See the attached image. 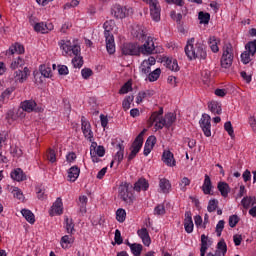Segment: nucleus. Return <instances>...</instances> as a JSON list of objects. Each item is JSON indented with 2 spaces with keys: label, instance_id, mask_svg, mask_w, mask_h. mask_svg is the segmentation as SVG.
<instances>
[{
  "label": "nucleus",
  "instance_id": "obj_1",
  "mask_svg": "<svg viewBox=\"0 0 256 256\" xmlns=\"http://www.w3.org/2000/svg\"><path fill=\"white\" fill-rule=\"evenodd\" d=\"M193 43H195V38H191L184 48L188 59L190 61H193V59H202L205 61V59H207V50L205 48V44H203V42H197L195 45H193Z\"/></svg>",
  "mask_w": 256,
  "mask_h": 256
},
{
  "label": "nucleus",
  "instance_id": "obj_2",
  "mask_svg": "<svg viewBox=\"0 0 256 256\" xmlns=\"http://www.w3.org/2000/svg\"><path fill=\"white\" fill-rule=\"evenodd\" d=\"M133 185L128 182H122L118 188V197L126 205H133L135 202V194H133Z\"/></svg>",
  "mask_w": 256,
  "mask_h": 256
},
{
  "label": "nucleus",
  "instance_id": "obj_3",
  "mask_svg": "<svg viewBox=\"0 0 256 256\" xmlns=\"http://www.w3.org/2000/svg\"><path fill=\"white\" fill-rule=\"evenodd\" d=\"M222 56L220 59V65L222 69H231V66L233 65V59H235V56L233 55V46L231 44H226L222 48Z\"/></svg>",
  "mask_w": 256,
  "mask_h": 256
},
{
  "label": "nucleus",
  "instance_id": "obj_4",
  "mask_svg": "<svg viewBox=\"0 0 256 256\" xmlns=\"http://www.w3.org/2000/svg\"><path fill=\"white\" fill-rule=\"evenodd\" d=\"M59 47L64 51L65 55H79L81 47L79 45H72L70 40H60Z\"/></svg>",
  "mask_w": 256,
  "mask_h": 256
},
{
  "label": "nucleus",
  "instance_id": "obj_5",
  "mask_svg": "<svg viewBox=\"0 0 256 256\" xmlns=\"http://www.w3.org/2000/svg\"><path fill=\"white\" fill-rule=\"evenodd\" d=\"M246 51L241 54V61L244 65L251 63V55L256 53V40L250 41L245 45Z\"/></svg>",
  "mask_w": 256,
  "mask_h": 256
},
{
  "label": "nucleus",
  "instance_id": "obj_6",
  "mask_svg": "<svg viewBox=\"0 0 256 256\" xmlns=\"http://www.w3.org/2000/svg\"><path fill=\"white\" fill-rule=\"evenodd\" d=\"M177 121V115L174 113H167L165 114L164 118L161 117L158 122L155 123L156 129H163V127H166V129H169L171 125H173Z\"/></svg>",
  "mask_w": 256,
  "mask_h": 256
},
{
  "label": "nucleus",
  "instance_id": "obj_7",
  "mask_svg": "<svg viewBox=\"0 0 256 256\" xmlns=\"http://www.w3.org/2000/svg\"><path fill=\"white\" fill-rule=\"evenodd\" d=\"M131 13H133V8L123 7L119 4H115L111 8V14L115 19H125V17H129Z\"/></svg>",
  "mask_w": 256,
  "mask_h": 256
},
{
  "label": "nucleus",
  "instance_id": "obj_8",
  "mask_svg": "<svg viewBox=\"0 0 256 256\" xmlns=\"http://www.w3.org/2000/svg\"><path fill=\"white\" fill-rule=\"evenodd\" d=\"M90 155L93 163H99V157L105 156V147L97 146V142H92L90 146Z\"/></svg>",
  "mask_w": 256,
  "mask_h": 256
},
{
  "label": "nucleus",
  "instance_id": "obj_9",
  "mask_svg": "<svg viewBox=\"0 0 256 256\" xmlns=\"http://www.w3.org/2000/svg\"><path fill=\"white\" fill-rule=\"evenodd\" d=\"M139 49L142 55H153L155 53V42H153V38L146 36L144 44L139 46Z\"/></svg>",
  "mask_w": 256,
  "mask_h": 256
},
{
  "label": "nucleus",
  "instance_id": "obj_10",
  "mask_svg": "<svg viewBox=\"0 0 256 256\" xmlns=\"http://www.w3.org/2000/svg\"><path fill=\"white\" fill-rule=\"evenodd\" d=\"M150 15L153 21H161V6H159V0H150Z\"/></svg>",
  "mask_w": 256,
  "mask_h": 256
},
{
  "label": "nucleus",
  "instance_id": "obj_11",
  "mask_svg": "<svg viewBox=\"0 0 256 256\" xmlns=\"http://www.w3.org/2000/svg\"><path fill=\"white\" fill-rule=\"evenodd\" d=\"M199 123L204 135L206 137H211V116L203 114Z\"/></svg>",
  "mask_w": 256,
  "mask_h": 256
},
{
  "label": "nucleus",
  "instance_id": "obj_12",
  "mask_svg": "<svg viewBox=\"0 0 256 256\" xmlns=\"http://www.w3.org/2000/svg\"><path fill=\"white\" fill-rule=\"evenodd\" d=\"M31 75V71L28 67H24L23 70L18 69L13 74V79L15 83H25L28 77Z\"/></svg>",
  "mask_w": 256,
  "mask_h": 256
},
{
  "label": "nucleus",
  "instance_id": "obj_13",
  "mask_svg": "<svg viewBox=\"0 0 256 256\" xmlns=\"http://www.w3.org/2000/svg\"><path fill=\"white\" fill-rule=\"evenodd\" d=\"M122 55H140L139 45L135 43H125L121 47Z\"/></svg>",
  "mask_w": 256,
  "mask_h": 256
},
{
  "label": "nucleus",
  "instance_id": "obj_14",
  "mask_svg": "<svg viewBox=\"0 0 256 256\" xmlns=\"http://www.w3.org/2000/svg\"><path fill=\"white\" fill-rule=\"evenodd\" d=\"M81 123H82V132L84 137L88 139L90 143H93V131L91 130V123L85 120V116H82Z\"/></svg>",
  "mask_w": 256,
  "mask_h": 256
},
{
  "label": "nucleus",
  "instance_id": "obj_15",
  "mask_svg": "<svg viewBox=\"0 0 256 256\" xmlns=\"http://www.w3.org/2000/svg\"><path fill=\"white\" fill-rule=\"evenodd\" d=\"M131 35L134 37V39L140 41V43H143L145 39H147V34H145L143 26L141 25H134L132 27Z\"/></svg>",
  "mask_w": 256,
  "mask_h": 256
},
{
  "label": "nucleus",
  "instance_id": "obj_16",
  "mask_svg": "<svg viewBox=\"0 0 256 256\" xmlns=\"http://www.w3.org/2000/svg\"><path fill=\"white\" fill-rule=\"evenodd\" d=\"M157 63V60H155V57L150 56L147 60H144L141 63L140 69L141 72L144 73V75H149L151 73V67Z\"/></svg>",
  "mask_w": 256,
  "mask_h": 256
},
{
  "label": "nucleus",
  "instance_id": "obj_17",
  "mask_svg": "<svg viewBox=\"0 0 256 256\" xmlns=\"http://www.w3.org/2000/svg\"><path fill=\"white\" fill-rule=\"evenodd\" d=\"M213 245V241L209 236H206L205 234L201 235V247H200V256H205V253H207V249Z\"/></svg>",
  "mask_w": 256,
  "mask_h": 256
},
{
  "label": "nucleus",
  "instance_id": "obj_18",
  "mask_svg": "<svg viewBox=\"0 0 256 256\" xmlns=\"http://www.w3.org/2000/svg\"><path fill=\"white\" fill-rule=\"evenodd\" d=\"M162 161L168 167H175L176 165L175 157L173 156V153L169 150H165L163 152Z\"/></svg>",
  "mask_w": 256,
  "mask_h": 256
},
{
  "label": "nucleus",
  "instance_id": "obj_19",
  "mask_svg": "<svg viewBox=\"0 0 256 256\" xmlns=\"http://www.w3.org/2000/svg\"><path fill=\"white\" fill-rule=\"evenodd\" d=\"M193 217L191 211L185 212L184 229L186 233H193Z\"/></svg>",
  "mask_w": 256,
  "mask_h": 256
},
{
  "label": "nucleus",
  "instance_id": "obj_20",
  "mask_svg": "<svg viewBox=\"0 0 256 256\" xmlns=\"http://www.w3.org/2000/svg\"><path fill=\"white\" fill-rule=\"evenodd\" d=\"M63 214V201L61 198H57L55 203L50 210V215L53 217L54 215H62Z\"/></svg>",
  "mask_w": 256,
  "mask_h": 256
},
{
  "label": "nucleus",
  "instance_id": "obj_21",
  "mask_svg": "<svg viewBox=\"0 0 256 256\" xmlns=\"http://www.w3.org/2000/svg\"><path fill=\"white\" fill-rule=\"evenodd\" d=\"M22 109L26 111L27 113H32V111H39V108H37V102L35 100H25L21 103Z\"/></svg>",
  "mask_w": 256,
  "mask_h": 256
},
{
  "label": "nucleus",
  "instance_id": "obj_22",
  "mask_svg": "<svg viewBox=\"0 0 256 256\" xmlns=\"http://www.w3.org/2000/svg\"><path fill=\"white\" fill-rule=\"evenodd\" d=\"M34 30L37 33H49V31H53V24H51V23L45 24L43 22L36 23L34 25Z\"/></svg>",
  "mask_w": 256,
  "mask_h": 256
},
{
  "label": "nucleus",
  "instance_id": "obj_23",
  "mask_svg": "<svg viewBox=\"0 0 256 256\" xmlns=\"http://www.w3.org/2000/svg\"><path fill=\"white\" fill-rule=\"evenodd\" d=\"M11 179H13V181H25L27 179V175H25V173L23 172V170L21 168H16L11 172Z\"/></svg>",
  "mask_w": 256,
  "mask_h": 256
},
{
  "label": "nucleus",
  "instance_id": "obj_24",
  "mask_svg": "<svg viewBox=\"0 0 256 256\" xmlns=\"http://www.w3.org/2000/svg\"><path fill=\"white\" fill-rule=\"evenodd\" d=\"M213 190V183L211 182V177L205 175L204 183L202 185V191L204 195H212L211 191Z\"/></svg>",
  "mask_w": 256,
  "mask_h": 256
},
{
  "label": "nucleus",
  "instance_id": "obj_25",
  "mask_svg": "<svg viewBox=\"0 0 256 256\" xmlns=\"http://www.w3.org/2000/svg\"><path fill=\"white\" fill-rule=\"evenodd\" d=\"M134 191L139 193L140 191H147L149 189V182L145 178H140L133 187Z\"/></svg>",
  "mask_w": 256,
  "mask_h": 256
},
{
  "label": "nucleus",
  "instance_id": "obj_26",
  "mask_svg": "<svg viewBox=\"0 0 256 256\" xmlns=\"http://www.w3.org/2000/svg\"><path fill=\"white\" fill-rule=\"evenodd\" d=\"M137 233L140 239H142V243H144L146 247H149V245H151V237L149 236V231H147V228H142L138 230Z\"/></svg>",
  "mask_w": 256,
  "mask_h": 256
},
{
  "label": "nucleus",
  "instance_id": "obj_27",
  "mask_svg": "<svg viewBox=\"0 0 256 256\" xmlns=\"http://www.w3.org/2000/svg\"><path fill=\"white\" fill-rule=\"evenodd\" d=\"M15 53H18V55L25 53V47L19 43H15L6 51V55H15Z\"/></svg>",
  "mask_w": 256,
  "mask_h": 256
},
{
  "label": "nucleus",
  "instance_id": "obj_28",
  "mask_svg": "<svg viewBox=\"0 0 256 256\" xmlns=\"http://www.w3.org/2000/svg\"><path fill=\"white\" fill-rule=\"evenodd\" d=\"M104 37H113V34L111 33V31H113V29H115V20H107L104 25Z\"/></svg>",
  "mask_w": 256,
  "mask_h": 256
},
{
  "label": "nucleus",
  "instance_id": "obj_29",
  "mask_svg": "<svg viewBox=\"0 0 256 256\" xmlns=\"http://www.w3.org/2000/svg\"><path fill=\"white\" fill-rule=\"evenodd\" d=\"M81 173V169L77 166H72L68 170V181H71L72 183H75L77 179L79 178V174Z\"/></svg>",
  "mask_w": 256,
  "mask_h": 256
},
{
  "label": "nucleus",
  "instance_id": "obj_30",
  "mask_svg": "<svg viewBox=\"0 0 256 256\" xmlns=\"http://www.w3.org/2000/svg\"><path fill=\"white\" fill-rule=\"evenodd\" d=\"M163 63L167 69H170V71H179V64L176 59L164 58Z\"/></svg>",
  "mask_w": 256,
  "mask_h": 256
},
{
  "label": "nucleus",
  "instance_id": "obj_31",
  "mask_svg": "<svg viewBox=\"0 0 256 256\" xmlns=\"http://www.w3.org/2000/svg\"><path fill=\"white\" fill-rule=\"evenodd\" d=\"M141 147H143V144H139L138 142H135V141L132 143V150L128 156V161H131L135 159V157H137V153L141 151Z\"/></svg>",
  "mask_w": 256,
  "mask_h": 256
},
{
  "label": "nucleus",
  "instance_id": "obj_32",
  "mask_svg": "<svg viewBox=\"0 0 256 256\" xmlns=\"http://www.w3.org/2000/svg\"><path fill=\"white\" fill-rule=\"evenodd\" d=\"M217 189L218 191H220L222 197H227L229 195V192L231 191V188L229 187V184H227V182H219Z\"/></svg>",
  "mask_w": 256,
  "mask_h": 256
},
{
  "label": "nucleus",
  "instance_id": "obj_33",
  "mask_svg": "<svg viewBox=\"0 0 256 256\" xmlns=\"http://www.w3.org/2000/svg\"><path fill=\"white\" fill-rule=\"evenodd\" d=\"M162 115H163V107H161L158 112L157 111L153 112L148 120L150 127H152L153 123H158Z\"/></svg>",
  "mask_w": 256,
  "mask_h": 256
},
{
  "label": "nucleus",
  "instance_id": "obj_34",
  "mask_svg": "<svg viewBox=\"0 0 256 256\" xmlns=\"http://www.w3.org/2000/svg\"><path fill=\"white\" fill-rule=\"evenodd\" d=\"M106 49L109 55H113L115 53V37H106Z\"/></svg>",
  "mask_w": 256,
  "mask_h": 256
},
{
  "label": "nucleus",
  "instance_id": "obj_35",
  "mask_svg": "<svg viewBox=\"0 0 256 256\" xmlns=\"http://www.w3.org/2000/svg\"><path fill=\"white\" fill-rule=\"evenodd\" d=\"M159 187L163 193H169L171 191V182L166 178H162L159 181Z\"/></svg>",
  "mask_w": 256,
  "mask_h": 256
},
{
  "label": "nucleus",
  "instance_id": "obj_36",
  "mask_svg": "<svg viewBox=\"0 0 256 256\" xmlns=\"http://www.w3.org/2000/svg\"><path fill=\"white\" fill-rule=\"evenodd\" d=\"M118 152L114 156V160L117 162V165L123 161L124 153H125V146L123 144H118L117 145Z\"/></svg>",
  "mask_w": 256,
  "mask_h": 256
},
{
  "label": "nucleus",
  "instance_id": "obj_37",
  "mask_svg": "<svg viewBox=\"0 0 256 256\" xmlns=\"http://www.w3.org/2000/svg\"><path fill=\"white\" fill-rule=\"evenodd\" d=\"M74 242L73 236L72 235H65L61 238L60 243L61 247L63 249H68L70 245Z\"/></svg>",
  "mask_w": 256,
  "mask_h": 256
},
{
  "label": "nucleus",
  "instance_id": "obj_38",
  "mask_svg": "<svg viewBox=\"0 0 256 256\" xmlns=\"http://www.w3.org/2000/svg\"><path fill=\"white\" fill-rule=\"evenodd\" d=\"M74 58L72 59V65L75 69H81L83 67V56L81 53L73 54Z\"/></svg>",
  "mask_w": 256,
  "mask_h": 256
},
{
  "label": "nucleus",
  "instance_id": "obj_39",
  "mask_svg": "<svg viewBox=\"0 0 256 256\" xmlns=\"http://www.w3.org/2000/svg\"><path fill=\"white\" fill-rule=\"evenodd\" d=\"M21 214L26 219V221H28V223H30L31 225H33V223H35V214H33V212H31V210L22 209Z\"/></svg>",
  "mask_w": 256,
  "mask_h": 256
},
{
  "label": "nucleus",
  "instance_id": "obj_40",
  "mask_svg": "<svg viewBox=\"0 0 256 256\" xmlns=\"http://www.w3.org/2000/svg\"><path fill=\"white\" fill-rule=\"evenodd\" d=\"M208 109L213 113V115H221L222 109L221 105H219L217 102H210L208 104Z\"/></svg>",
  "mask_w": 256,
  "mask_h": 256
},
{
  "label": "nucleus",
  "instance_id": "obj_41",
  "mask_svg": "<svg viewBox=\"0 0 256 256\" xmlns=\"http://www.w3.org/2000/svg\"><path fill=\"white\" fill-rule=\"evenodd\" d=\"M65 223L66 232L69 233L70 235H73V233H75V224L73 223V219L66 217Z\"/></svg>",
  "mask_w": 256,
  "mask_h": 256
},
{
  "label": "nucleus",
  "instance_id": "obj_42",
  "mask_svg": "<svg viewBox=\"0 0 256 256\" xmlns=\"http://www.w3.org/2000/svg\"><path fill=\"white\" fill-rule=\"evenodd\" d=\"M159 77H161V68H156L154 71L148 73V81L150 83L157 81Z\"/></svg>",
  "mask_w": 256,
  "mask_h": 256
},
{
  "label": "nucleus",
  "instance_id": "obj_43",
  "mask_svg": "<svg viewBox=\"0 0 256 256\" xmlns=\"http://www.w3.org/2000/svg\"><path fill=\"white\" fill-rule=\"evenodd\" d=\"M208 43H209V47L213 53H219V46L217 45V37L210 36Z\"/></svg>",
  "mask_w": 256,
  "mask_h": 256
},
{
  "label": "nucleus",
  "instance_id": "obj_44",
  "mask_svg": "<svg viewBox=\"0 0 256 256\" xmlns=\"http://www.w3.org/2000/svg\"><path fill=\"white\" fill-rule=\"evenodd\" d=\"M25 65V60L21 57H18L12 63L10 64V69L15 70V69H21Z\"/></svg>",
  "mask_w": 256,
  "mask_h": 256
},
{
  "label": "nucleus",
  "instance_id": "obj_45",
  "mask_svg": "<svg viewBox=\"0 0 256 256\" xmlns=\"http://www.w3.org/2000/svg\"><path fill=\"white\" fill-rule=\"evenodd\" d=\"M17 119H19L17 117V112H15V110H8V112L6 113L7 123H9V125H13V122L17 121Z\"/></svg>",
  "mask_w": 256,
  "mask_h": 256
},
{
  "label": "nucleus",
  "instance_id": "obj_46",
  "mask_svg": "<svg viewBox=\"0 0 256 256\" xmlns=\"http://www.w3.org/2000/svg\"><path fill=\"white\" fill-rule=\"evenodd\" d=\"M198 19H199L200 23L207 25V24H209V21L211 20V14L201 11L198 14Z\"/></svg>",
  "mask_w": 256,
  "mask_h": 256
},
{
  "label": "nucleus",
  "instance_id": "obj_47",
  "mask_svg": "<svg viewBox=\"0 0 256 256\" xmlns=\"http://www.w3.org/2000/svg\"><path fill=\"white\" fill-rule=\"evenodd\" d=\"M126 217H127V212H125V209L119 208V209L116 211V219H117V221H118L119 223H124Z\"/></svg>",
  "mask_w": 256,
  "mask_h": 256
},
{
  "label": "nucleus",
  "instance_id": "obj_48",
  "mask_svg": "<svg viewBox=\"0 0 256 256\" xmlns=\"http://www.w3.org/2000/svg\"><path fill=\"white\" fill-rule=\"evenodd\" d=\"M216 251H218V255H220L219 253H222L223 256L226 255V253H227V243H225V240H220L218 242Z\"/></svg>",
  "mask_w": 256,
  "mask_h": 256
},
{
  "label": "nucleus",
  "instance_id": "obj_49",
  "mask_svg": "<svg viewBox=\"0 0 256 256\" xmlns=\"http://www.w3.org/2000/svg\"><path fill=\"white\" fill-rule=\"evenodd\" d=\"M135 99V97L132 96H127L123 102H122V107L124 109V111H127L129 109H131V103H133V100Z\"/></svg>",
  "mask_w": 256,
  "mask_h": 256
},
{
  "label": "nucleus",
  "instance_id": "obj_50",
  "mask_svg": "<svg viewBox=\"0 0 256 256\" xmlns=\"http://www.w3.org/2000/svg\"><path fill=\"white\" fill-rule=\"evenodd\" d=\"M130 250L134 256H139L141 255V251H143V245L134 243L133 245H131Z\"/></svg>",
  "mask_w": 256,
  "mask_h": 256
},
{
  "label": "nucleus",
  "instance_id": "obj_51",
  "mask_svg": "<svg viewBox=\"0 0 256 256\" xmlns=\"http://www.w3.org/2000/svg\"><path fill=\"white\" fill-rule=\"evenodd\" d=\"M189 185H191V180L188 179L187 177H183L179 182L180 190H182L183 193L187 191V187H189Z\"/></svg>",
  "mask_w": 256,
  "mask_h": 256
},
{
  "label": "nucleus",
  "instance_id": "obj_52",
  "mask_svg": "<svg viewBox=\"0 0 256 256\" xmlns=\"http://www.w3.org/2000/svg\"><path fill=\"white\" fill-rule=\"evenodd\" d=\"M253 201H256V198L255 197H249V196H246L242 199L241 203H242V206L244 207V209H249V207H251V203H253Z\"/></svg>",
  "mask_w": 256,
  "mask_h": 256
},
{
  "label": "nucleus",
  "instance_id": "obj_53",
  "mask_svg": "<svg viewBox=\"0 0 256 256\" xmlns=\"http://www.w3.org/2000/svg\"><path fill=\"white\" fill-rule=\"evenodd\" d=\"M12 194L15 197V199H19V201H23V199H25V196L23 195V191H21L19 187H13Z\"/></svg>",
  "mask_w": 256,
  "mask_h": 256
},
{
  "label": "nucleus",
  "instance_id": "obj_54",
  "mask_svg": "<svg viewBox=\"0 0 256 256\" xmlns=\"http://www.w3.org/2000/svg\"><path fill=\"white\" fill-rule=\"evenodd\" d=\"M39 71L43 77H51V67H48L47 65H41Z\"/></svg>",
  "mask_w": 256,
  "mask_h": 256
},
{
  "label": "nucleus",
  "instance_id": "obj_55",
  "mask_svg": "<svg viewBox=\"0 0 256 256\" xmlns=\"http://www.w3.org/2000/svg\"><path fill=\"white\" fill-rule=\"evenodd\" d=\"M165 213H166L165 205H163V204H158L154 208V215H157L158 217L165 215Z\"/></svg>",
  "mask_w": 256,
  "mask_h": 256
},
{
  "label": "nucleus",
  "instance_id": "obj_56",
  "mask_svg": "<svg viewBox=\"0 0 256 256\" xmlns=\"http://www.w3.org/2000/svg\"><path fill=\"white\" fill-rule=\"evenodd\" d=\"M224 129L232 138L235 137V131L233 130V125L231 124V121H228L224 124Z\"/></svg>",
  "mask_w": 256,
  "mask_h": 256
},
{
  "label": "nucleus",
  "instance_id": "obj_57",
  "mask_svg": "<svg viewBox=\"0 0 256 256\" xmlns=\"http://www.w3.org/2000/svg\"><path fill=\"white\" fill-rule=\"evenodd\" d=\"M217 205H219V201L212 199L208 203L207 210L209 213H213L217 209Z\"/></svg>",
  "mask_w": 256,
  "mask_h": 256
},
{
  "label": "nucleus",
  "instance_id": "obj_58",
  "mask_svg": "<svg viewBox=\"0 0 256 256\" xmlns=\"http://www.w3.org/2000/svg\"><path fill=\"white\" fill-rule=\"evenodd\" d=\"M223 229H225V221L220 220L216 225V235H217V237H221V233H223Z\"/></svg>",
  "mask_w": 256,
  "mask_h": 256
},
{
  "label": "nucleus",
  "instance_id": "obj_59",
  "mask_svg": "<svg viewBox=\"0 0 256 256\" xmlns=\"http://www.w3.org/2000/svg\"><path fill=\"white\" fill-rule=\"evenodd\" d=\"M131 86V81L126 82L119 90L120 95H125L126 93H129V91H131Z\"/></svg>",
  "mask_w": 256,
  "mask_h": 256
},
{
  "label": "nucleus",
  "instance_id": "obj_60",
  "mask_svg": "<svg viewBox=\"0 0 256 256\" xmlns=\"http://www.w3.org/2000/svg\"><path fill=\"white\" fill-rule=\"evenodd\" d=\"M47 157H48V161H50V163H55V161H57V154L55 153V150H53V149H49Z\"/></svg>",
  "mask_w": 256,
  "mask_h": 256
},
{
  "label": "nucleus",
  "instance_id": "obj_61",
  "mask_svg": "<svg viewBox=\"0 0 256 256\" xmlns=\"http://www.w3.org/2000/svg\"><path fill=\"white\" fill-rule=\"evenodd\" d=\"M237 223H239V216L237 215H231L229 217V226L230 227H236L237 226Z\"/></svg>",
  "mask_w": 256,
  "mask_h": 256
},
{
  "label": "nucleus",
  "instance_id": "obj_62",
  "mask_svg": "<svg viewBox=\"0 0 256 256\" xmlns=\"http://www.w3.org/2000/svg\"><path fill=\"white\" fill-rule=\"evenodd\" d=\"M81 75L83 79H89V77L93 75V70H91L90 68H84L81 70Z\"/></svg>",
  "mask_w": 256,
  "mask_h": 256
},
{
  "label": "nucleus",
  "instance_id": "obj_63",
  "mask_svg": "<svg viewBox=\"0 0 256 256\" xmlns=\"http://www.w3.org/2000/svg\"><path fill=\"white\" fill-rule=\"evenodd\" d=\"M114 241L117 245H121L123 243V237H121V231L119 229L115 230Z\"/></svg>",
  "mask_w": 256,
  "mask_h": 256
},
{
  "label": "nucleus",
  "instance_id": "obj_64",
  "mask_svg": "<svg viewBox=\"0 0 256 256\" xmlns=\"http://www.w3.org/2000/svg\"><path fill=\"white\" fill-rule=\"evenodd\" d=\"M170 17L173 21H176V23H181V19H183V15L181 13L177 14L175 11L170 13Z\"/></svg>",
  "mask_w": 256,
  "mask_h": 256
}]
</instances>
